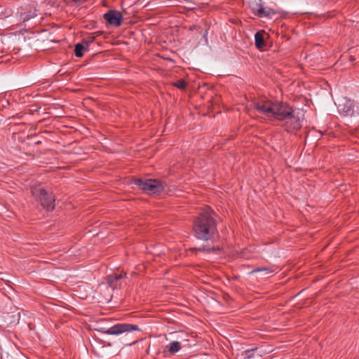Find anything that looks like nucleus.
<instances>
[{"label": "nucleus", "instance_id": "1", "mask_svg": "<svg viewBox=\"0 0 359 359\" xmlns=\"http://www.w3.org/2000/svg\"><path fill=\"white\" fill-rule=\"evenodd\" d=\"M215 212L210 208H205L195 218L193 222V231L197 239L213 243L218 236L217 222L214 218Z\"/></svg>", "mask_w": 359, "mask_h": 359}, {"label": "nucleus", "instance_id": "5", "mask_svg": "<svg viewBox=\"0 0 359 359\" xmlns=\"http://www.w3.org/2000/svg\"><path fill=\"white\" fill-rule=\"evenodd\" d=\"M140 330V329L137 325L128 323H117L109 328L101 327L98 330L100 332L109 335H119L125 332Z\"/></svg>", "mask_w": 359, "mask_h": 359}, {"label": "nucleus", "instance_id": "22", "mask_svg": "<svg viewBox=\"0 0 359 359\" xmlns=\"http://www.w3.org/2000/svg\"><path fill=\"white\" fill-rule=\"evenodd\" d=\"M104 32L102 31H97L91 34L92 36H96V38L103 34Z\"/></svg>", "mask_w": 359, "mask_h": 359}, {"label": "nucleus", "instance_id": "11", "mask_svg": "<svg viewBox=\"0 0 359 359\" xmlns=\"http://www.w3.org/2000/svg\"><path fill=\"white\" fill-rule=\"evenodd\" d=\"M193 250L203 252L212 253L219 252L221 248L218 246L211 245L210 244L208 243L207 245H202L201 247L195 248Z\"/></svg>", "mask_w": 359, "mask_h": 359}, {"label": "nucleus", "instance_id": "4", "mask_svg": "<svg viewBox=\"0 0 359 359\" xmlns=\"http://www.w3.org/2000/svg\"><path fill=\"white\" fill-rule=\"evenodd\" d=\"M32 193L46 210L51 211L55 208V198L52 193H48L41 187H34Z\"/></svg>", "mask_w": 359, "mask_h": 359}, {"label": "nucleus", "instance_id": "24", "mask_svg": "<svg viewBox=\"0 0 359 359\" xmlns=\"http://www.w3.org/2000/svg\"><path fill=\"white\" fill-rule=\"evenodd\" d=\"M351 107H348L347 108V109L346 110V114H348V112H349V111H351Z\"/></svg>", "mask_w": 359, "mask_h": 359}, {"label": "nucleus", "instance_id": "17", "mask_svg": "<svg viewBox=\"0 0 359 359\" xmlns=\"http://www.w3.org/2000/svg\"><path fill=\"white\" fill-rule=\"evenodd\" d=\"M87 49L84 45L81 43H77L75 46L74 53L77 57H81L83 55V50Z\"/></svg>", "mask_w": 359, "mask_h": 359}, {"label": "nucleus", "instance_id": "20", "mask_svg": "<svg viewBox=\"0 0 359 359\" xmlns=\"http://www.w3.org/2000/svg\"><path fill=\"white\" fill-rule=\"evenodd\" d=\"M173 86L180 90H184L187 87V82L184 79H180L175 82Z\"/></svg>", "mask_w": 359, "mask_h": 359}, {"label": "nucleus", "instance_id": "6", "mask_svg": "<svg viewBox=\"0 0 359 359\" xmlns=\"http://www.w3.org/2000/svg\"><path fill=\"white\" fill-rule=\"evenodd\" d=\"M293 109L291 106H290L286 102H274L273 110V116L272 118L283 121L287 116L290 115V113H292Z\"/></svg>", "mask_w": 359, "mask_h": 359}, {"label": "nucleus", "instance_id": "15", "mask_svg": "<svg viewBox=\"0 0 359 359\" xmlns=\"http://www.w3.org/2000/svg\"><path fill=\"white\" fill-rule=\"evenodd\" d=\"M255 46L260 49L264 46V40L262 33L257 32L255 35Z\"/></svg>", "mask_w": 359, "mask_h": 359}, {"label": "nucleus", "instance_id": "8", "mask_svg": "<svg viewBox=\"0 0 359 359\" xmlns=\"http://www.w3.org/2000/svg\"><path fill=\"white\" fill-rule=\"evenodd\" d=\"M104 19L111 25L118 27L123 20L122 13L116 10H109L103 15Z\"/></svg>", "mask_w": 359, "mask_h": 359}, {"label": "nucleus", "instance_id": "12", "mask_svg": "<svg viewBox=\"0 0 359 359\" xmlns=\"http://www.w3.org/2000/svg\"><path fill=\"white\" fill-rule=\"evenodd\" d=\"M187 341V339H184V340H182L180 341H172L171 343H170V344L168 346H166V348L170 353L175 354L181 349L182 345L183 344V343L184 341Z\"/></svg>", "mask_w": 359, "mask_h": 359}, {"label": "nucleus", "instance_id": "7", "mask_svg": "<svg viewBox=\"0 0 359 359\" xmlns=\"http://www.w3.org/2000/svg\"><path fill=\"white\" fill-rule=\"evenodd\" d=\"M274 102L266 99H261L253 102V107L259 113L267 117L272 118Z\"/></svg>", "mask_w": 359, "mask_h": 359}, {"label": "nucleus", "instance_id": "19", "mask_svg": "<svg viewBox=\"0 0 359 359\" xmlns=\"http://www.w3.org/2000/svg\"><path fill=\"white\" fill-rule=\"evenodd\" d=\"M96 36H92L91 34L86 37L83 39L82 43L84 45V46L88 48V46L93 43V41L95 40Z\"/></svg>", "mask_w": 359, "mask_h": 359}, {"label": "nucleus", "instance_id": "10", "mask_svg": "<svg viewBox=\"0 0 359 359\" xmlns=\"http://www.w3.org/2000/svg\"><path fill=\"white\" fill-rule=\"evenodd\" d=\"M276 14H282L279 11H275L269 7H264L258 11V17L272 18Z\"/></svg>", "mask_w": 359, "mask_h": 359}, {"label": "nucleus", "instance_id": "16", "mask_svg": "<svg viewBox=\"0 0 359 359\" xmlns=\"http://www.w3.org/2000/svg\"><path fill=\"white\" fill-rule=\"evenodd\" d=\"M252 12L257 16H258V11L263 8V6L257 1H252L250 4Z\"/></svg>", "mask_w": 359, "mask_h": 359}, {"label": "nucleus", "instance_id": "14", "mask_svg": "<svg viewBox=\"0 0 359 359\" xmlns=\"http://www.w3.org/2000/svg\"><path fill=\"white\" fill-rule=\"evenodd\" d=\"M123 274H117V273H113L111 275H109L107 278V283L109 285L110 287H115V282L118 280L123 278Z\"/></svg>", "mask_w": 359, "mask_h": 359}, {"label": "nucleus", "instance_id": "21", "mask_svg": "<svg viewBox=\"0 0 359 359\" xmlns=\"http://www.w3.org/2000/svg\"><path fill=\"white\" fill-rule=\"evenodd\" d=\"M257 350V348H252V349H248V350H246L243 353H242V355L243 356L244 358L245 359H249V358H251L253 355V353L254 351Z\"/></svg>", "mask_w": 359, "mask_h": 359}, {"label": "nucleus", "instance_id": "3", "mask_svg": "<svg viewBox=\"0 0 359 359\" xmlns=\"http://www.w3.org/2000/svg\"><path fill=\"white\" fill-rule=\"evenodd\" d=\"M134 183L150 195L160 194L164 189L162 182L156 179H135Z\"/></svg>", "mask_w": 359, "mask_h": 359}, {"label": "nucleus", "instance_id": "9", "mask_svg": "<svg viewBox=\"0 0 359 359\" xmlns=\"http://www.w3.org/2000/svg\"><path fill=\"white\" fill-rule=\"evenodd\" d=\"M29 8H26V11L20 13V20L23 22L28 21L29 20L36 17L38 15V9L36 8V1H32L29 4Z\"/></svg>", "mask_w": 359, "mask_h": 359}, {"label": "nucleus", "instance_id": "18", "mask_svg": "<svg viewBox=\"0 0 359 359\" xmlns=\"http://www.w3.org/2000/svg\"><path fill=\"white\" fill-rule=\"evenodd\" d=\"M257 272H264L265 275L273 273V271L268 267H259L253 269L250 273H255Z\"/></svg>", "mask_w": 359, "mask_h": 359}, {"label": "nucleus", "instance_id": "25", "mask_svg": "<svg viewBox=\"0 0 359 359\" xmlns=\"http://www.w3.org/2000/svg\"><path fill=\"white\" fill-rule=\"evenodd\" d=\"M135 342H136V341L131 342V343H130V344H129V345H130V346H131V345H133V344H135Z\"/></svg>", "mask_w": 359, "mask_h": 359}, {"label": "nucleus", "instance_id": "2", "mask_svg": "<svg viewBox=\"0 0 359 359\" xmlns=\"http://www.w3.org/2000/svg\"><path fill=\"white\" fill-rule=\"evenodd\" d=\"M304 119V111L302 109H294L283 121L285 130L293 133L301 129L302 121Z\"/></svg>", "mask_w": 359, "mask_h": 359}, {"label": "nucleus", "instance_id": "13", "mask_svg": "<svg viewBox=\"0 0 359 359\" xmlns=\"http://www.w3.org/2000/svg\"><path fill=\"white\" fill-rule=\"evenodd\" d=\"M204 25L205 27H207V25L205 23H204ZM189 29L190 31H196L199 34H202L204 38H207V35H208V28L205 27L204 32H203V27H201V25H194L192 26H191ZM207 40V39H205Z\"/></svg>", "mask_w": 359, "mask_h": 359}, {"label": "nucleus", "instance_id": "23", "mask_svg": "<svg viewBox=\"0 0 359 359\" xmlns=\"http://www.w3.org/2000/svg\"><path fill=\"white\" fill-rule=\"evenodd\" d=\"M88 0H72V1L75 4H77V3H84L86 1H87Z\"/></svg>", "mask_w": 359, "mask_h": 359}]
</instances>
